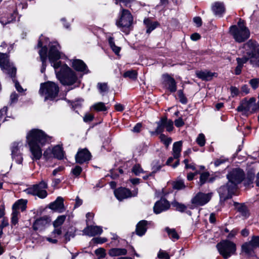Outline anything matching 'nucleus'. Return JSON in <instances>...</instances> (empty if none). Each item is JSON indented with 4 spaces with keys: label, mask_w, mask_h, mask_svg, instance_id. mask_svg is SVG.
<instances>
[{
    "label": "nucleus",
    "mask_w": 259,
    "mask_h": 259,
    "mask_svg": "<svg viewBox=\"0 0 259 259\" xmlns=\"http://www.w3.org/2000/svg\"><path fill=\"white\" fill-rule=\"evenodd\" d=\"M26 139L32 155V159L39 160L42 156L41 147L49 143L51 137L42 130L34 128L29 131Z\"/></svg>",
    "instance_id": "f257e3e1"
},
{
    "label": "nucleus",
    "mask_w": 259,
    "mask_h": 259,
    "mask_svg": "<svg viewBox=\"0 0 259 259\" xmlns=\"http://www.w3.org/2000/svg\"><path fill=\"white\" fill-rule=\"evenodd\" d=\"M57 78L64 85H71L77 82L78 77L76 73L65 64L61 61L54 64Z\"/></svg>",
    "instance_id": "f03ea898"
},
{
    "label": "nucleus",
    "mask_w": 259,
    "mask_h": 259,
    "mask_svg": "<svg viewBox=\"0 0 259 259\" xmlns=\"http://www.w3.org/2000/svg\"><path fill=\"white\" fill-rule=\"evenodd\" d=\"M241 53L250 59V64L253 67H259V45L256 41L250 39L243 44Z\"/></svg>",
    "instance_id": "7ed1b4c3"
},
{
    "label": "nucleus",
    "mask_w": 259,
    "mask_h": 259,
    "mask_svg": "<svg viewBox=\"0 0 259 259\" xmlns=\"http://www.w3.org/2000/svg\"><path fill=\"white\" fill-rule=\"evenodd\" d=\"M0 67L4 72L8 74L15 83V88L19 92L23 91L19 82L15 80L16 68L10 62L9 55L6 53H0Z\"/></svg>",
    "instance_id": "20e7f679"
},
{
    "label": "nucleus",
    "mask_w": 259,
    "mask_h": 259,
    "mask_svg": "<svg viewBox=\"0 0 259 259\" xmlns=\"http://www.w3.org/2000/svg\"><path fill=\"white\" fill-rule=\"evenodd\" d=\"M133 23V17L131 13L126 9L123 8L120 5V10L119 13V18L116 20V25L123 32L126 34L130 33Z\"/></svg>",
    "instance_id": "39448f33"
},
{
    "label": "nucleus",
    "mask_w": 259,
    "mask_h": 259,
    "mask_svg": "<svg viewBox=\"0 0 259 259\" xmlns=\"http://www.w3.org/2000/svg\"><path fill=\"white\" fill-rule=\"evenodd\" d=\"M230 33L236 41L242 42L247 39L250 36V31L245 26L244 20L240 19L237 25L230 27Z\"/></svg>",
    "instance_id": "423d86ee"
},
{
    "label": "nucleus",
    "mask_w": 259,
    "mask_h": 259,
    "mask_svg": "<svg viewBox=\"0 0 259 259\" xmlns=\"http://www.w3.org/2000/svg\"><path fill=\"white\" fill-rule=\"evenodd\" d=\"M59 90V87L57 84L52 81H48L41 83L39 92L44 97L45 100H53L58 96Z\"/></svg>",
    "instance_id": "0eeeda50"
},
{
    "label": "nucleus",
    "mask_w": 259,
    "mask_h": 259,
    "mask_svg": "<svg viewBox=\"0 0 259 259\" xmlns=\"http://www.w3.org/2000/svg\"><path fill=\"white\" fill-rule=\"evenodd\" d=\"M220 254L224 259H228L236 253V244L229 240H223L217 245Z\"/></svg>",
    "instance_id": "6e6552de"
},
{
    "label": "nucleus",
    "mask_w": 259,
    "mask_h": 259,
    "mask_svg": "<svg viewBox=\"0 0 259 259\" xmlns=\"http://www.w3.org/2000/svg\"><path fill=\"white\" fill-rule=\"evenodd\" d=\"M48 188V181L42 180L39 183L28 187L26 191L28 194L36 196L40 199H44L48 196V192L46 190Z\"/></svg>",
    "instance_id": "1a4fd4ad"
},
{
    "label": "nucleus",
    "mask_w": 259,
    "mask_h": 259,
    "mask_svg": "<svg viewBox=\"0 0 259 259\" xmlns=\"http://www.w3.org/2000/svg\"><path fill=\"white\" fill-rule=\"evenodd\" d=\"M258 109L259 101L256 103V99L254 97L250 98L249 100L246 98L243 99L237 108L239 112H244L250 114L255 112Z\"/></svg>",
    "instance_id": "9d476101"
},
{
    "label": "nucleus",
    "mask_w": 259,
    "mask_h": 259,
    "mask_svg": "<svg viewBox=\"0 0 259 259\" xmlns=\"http://www.w3.org/2000/svg\"><path fill=\"white\" fill-rule=\"evenodd\" d=\"M257 247L259 248V236L253 235L249 241L242 245L241 250L248 257H253L256 256L254 249Z\"/></svg>",
    "instance_id": "9b49d317"
},
{
    "label": "nucleus",
    "mask_w": 259,
    "mask_h": 259,
    "mask_svg": "<svg viewBox=\"0 0 259 259\" xmlns=\"http://www.w3.org/2000/svg\"><path fill=\"white\" fill-rule=\"evenodd\" d=\"M245 174L240 168H235L230 171L227 175L228 182L231 185H234L237 188L238 184L241 183L244 179Z\"/></svg>",
    "instance_id": "f8f14e48"
},
{
    "label": "nucleus",
    "mask_w": 259,
    "mask_h": 259,
    "mask_svg": "<svg viewBox=\"0 0 259 259\" xmlns=\"http://www.w3.org/2000/svg\"><path fill=\"white\" fill-rule=\"evenodd\" d=\"M212 197V193L199 192L195 194L191 200L194 207L202 206L207 204Z\"/></svg>",
    "instance_id": "ddd939ff"
},
{
    "label": "nucleus",
    "mask_w": 259,
    "mask_h": 259,
    "mask_svg": "<svg viewBox=\"0 0 259 259\" xmlns=\"http://www.w3.org/2000/svg\"><path fill=\"white\" fill-rule=\"evenodd\" d=\"M237 188L234 185H231L228 182L225 185L222 186L218 190L221 198L226 200L232 197Z\"/></svg>",
    "instance_id": "4468645a"
},
{
    "label": "nucleus",
    "mask_w": 259,
    "mask_h": 259,
    "mask_svg": "<svg viewBox=\"0 0 259 259\" xmlns=\"http://www.w3.org/2000/svg\"><path fill=\"white\" fill-rule=\"evenodd\" d=\"M60 47L57 42H54L50 46L49 51V59L52 65L54 67L55 63H58L57 61L61 57L59 49Z\"/></svg>",
    "instance_id": "2eb2a0df"
},
{
    "label": "nucleus",
    "mask_w": 259,
    "mask_h": 259,
    "mask_svg": "<svg viewBox=\"0 0 259 259\" xmlns=\"http://www.w3.org/2000/svg\"><path fill=\"white\" fill-rule=\"evenodd\" d=\"M50 219L47 216H43L35 220L32 225V228L35 231L41 232L49 226Z\"/></svg>",
    "instance_id": "dca6fc26"
},
{
    "label": "nucleus",
    "mask_w": 259,
    "mask_h": 259,
    "mask_svg": "<svg viewBox=\"0 0 259 259\" xmlns=\"http://www.w3.org/2000/svg\"><path fill=\"white\" fill-rule=\"evenodd\" d=\"M91 154L87 149H80L75 155L76 162L79 164L87 162L91 158Z\"/></svg>",
    "instance_id": "f3484780"
},
{
    "label": "nucleus",
    "mask_w": 259,
    "mask_h": 259,
    "mask_svg": "<svg viewBox=\"0 0 259 259\" xmlns=\"http://www.w3.org/2000/svg\"><path fill=\"white\" fill-rule=\"evenodd\" d=\"M162 83L170 92L174 93L177 91V84L175 79L168 74L162 75Z\"/></svg>",
    "instance_id": "a211bd4d"
},
{
    "label": "nucleus",
    "mask_w": 259,
    "mask_h": 259,
    "mask_svg": "<svg viewBox=\"0 0 259 259\" xmlns=\"http://www.w3.org/2000/svg\"><path fill=\"white\" fill-rule=\"evenodd\" d=\"M169 202L165 198H161L156 201L153 207V211L155 214H159L166 211L170 208Z\"/></svg>",
    "instance_id": "6ab92c4d"
},
{
    "label": "nucleus",
    "mask_w": 259,
    "mask_h": 259,
    "mask_svg": "<svg viewBox=\"0 0 259 259\" xmlns=\"http://www.w3.org/2000/svg\"><path fill=\"white\" fill-rule=\"evenodd\" d=\"M37 47L41 48L38 52V54L39 55L40 61L42 62V66L41 68L40 71L41 73H44L46 70L47 66L46 61L47 59L48 48L46 46L42 47V44L40 39L38 40L37 44Z\"/></svg>",
    "instance_id": "aec40b11"
},
{
    "label": "nucleus",
    "mask_w": 259,
    "mask_h": 259,
    "mask_svg": "<svg viewBox=\"0 0 259 259\" xmlns=\"http://www.w3.org/2000/svg\"><path fill=\"white\" fill-rule=\"evenodd\" d=\"M114 195L119 201L133 196L131 191L125 188L120 187L114 190Z\"/></svg>",
    "instance_id": "412c9836"
},
{
    "label": "nucleus",
    "mask_w": 259,
    "mask_h": 259,
    "mask_svg": "<svg viewBox=\"0 0 259 259\" xmlns=\"http://www.w3.org/2000/svg\"><path fill=\"white\" fill-rule=\"evenodd\" d=\"M242 55V56L241 57H238L236 58L237 65L234 70V73L236 75H239L241 74L244 64L246 63L248 61H249L250 63V59L248 57L244 54Z\"/></svg>",
    "instance_id": "4be33fe9"
},
{
    "label": "nucleus",
    "mask_w": 259,
    "mask_h": 259,
    "mask_svg": "<svg viewBox=\"0 0 259 259\" xmlns=\"http://www.w3.org/2000/svg\"><path fill=\"white\" fill-rule=\"evenodd\" d=\"M82 232L84 234L91 237L101 234L103 230L102 228L99 226H88Z\"/></svg>",
    "instance_id": "5701e85b"
},
{
    "label": "nucleus",
    "mask_w": 259,
    "mask_h": 259,
    "mask_svg": "<svg viewBox=\"0 0 259 259\" xmlns=\"http://www.w3.org/2000/svg\"><path fill=\"white\" fill-rule=\"evenodd\" d=\"M64 199L61 197H58L56 200L50 204L49 207L52 210L59 212H62L64 210Z\"/></svg>",
    "instance_id": "b1692460"
},
{
    "label": "nucleus",
    "mask_w": 259,
    "mask_h": 259,
    "mask_svg": "<svg viewBox=\"0 0 259 259\" xmlns=\"http://www.w3.org/2000/svg\"><path fill=\"white\" fill-rule=\"evenodd\" d=\"M72 67L74 69L79 72L88 73L89 72L86 64L81 60H74L72 63Z\"/></svg>",
    "instance_id": "393cba45"
},
{
    "label": "nucleus",
    "mask_w": 259,
    "mask_h": 259,
    "mask_svg": "<svg viewBox=\"0 0 259 259\" xmlns=\"http://www.w3.org/2000/svg\"><path fill=\"white\" fill-rule=\"evenodd\" d=\"M234 206H235V209L241 214L242 216L245 218L249 217V210L245 203H240L237 202H234Z\"/></svg>",
    "instance_id": "a878e982"
},
{
    "label": "nucleus",
    "mask_w": 259,
    "mask_h": 259,
    "mask_svg": "<svg viewBox=\"0 0 259 259\" xmlns=\"http://www.w3.org/2000/svg\"><path fill=\"white\" fill-rule=\"evenodd\" d=\"M144 24L146 28V33L148 34L160 25L159 22L153 21L149 18H145L144 20Z\"/></svg>",
    "instance_id": "bb28decb"
},
{
    "label": "nucleus",
    "mask_w": 259,
    "mask_h": 259,
    "mask_svg": "<svg viewBox=\"0 0 259 259\" xmlns=\"http://www.w3.org/2000/svg\"><path fill=\"white\" fill-rule=\"evenodd\" d=\"M212 10L215 15L220 17L223 16L226 11L224 4L222 2L215 3L212 6Z\"/></svg>",
    "instance_id": "cd10ccee"
},
{
    "label": "nucleus",
    "mask_w": 259,
    "mask_h": 259,
    "mask_svg": "<svg viewBox=\"0 0 259 259\" xmlns=\"http://www.w3.org/2000/svg\"><path fill=\"white\" fill-rule=\"evenodd\" d=\"M215 74V73H212L207 70L198 71L196 72V75L197 77L205 81L211 80Z\"/></svg>",
    "instance_id": "c85d7f7f"
},
{
    "label": "nucleus",
    "mask_w": 259,
    "mask_h": 259,
    "mask_svg": "<svg viewBox=\"0 0 259 259\" xmlns=\"http://www.w3.org/2000/svg\"><path fill=\"white\" fill-rule=\"evenodd\" d=\"M147 221L142 220L140 221L136 226V234L140 236L144 235L147 230Z\"/></svg>",
    "instance_id": "c756f323"
},
{
    "label": "nucleus",
    "mask_w": 259,
    "mask_h": 259,
    "mask_svg": "<svg viewBox=\"0 0 259 259\" xmlns=\"http://www.w3.org/2000/svg\"><path fill=\"white\" fill-rule=\"evenodd\" d=\"M27 202L26 200L22 199L17 200L13 205L12 210L16 211H19V210H21V211H24L26 208Z\"/></svg>",
    "instance_id": "7c9ffc66"
},
{
    "label": "nucleus",
    "mask_w": 259,
    "mask_h": 259,
    "mask_svg": "<svg viewBox=\"0 0 259 259\" xmlns=\"http://www.w3.org/2000/svg\"><path fill=\"white\" fill-rule=\"evenodd\" d=\"M182 148V142L181 141L175 142L172 147V155L175 159L179 158Z\"/></svg>",
    "instance_id": "2f4dec72"
},
{
    "label": "nucleus",
    "mask_w": 259,
    "mask_h": 259,
    "mask_svg": "<svg viewBox=\"0 0 259 259\" xmlns=\"http://www.w3.org/2000/svg\"><path fill=\"white\" fill-rule=\"evenodd\" d=\"M127 250L125 248H112L109 249L108 254L110 256L114 257L125 255L127 254Z\"/></svg>",
    "instance_id": "473e14b6"
},
{
    "label": "nucleus",
    "mask_w": 259,
    "mask_h": 259,
    "mask_svg": "<svg viewBox=\"0 0 259 259\" xmlns=\"http://www.w3.org/2000/svg\"><path fill=\"white\" fill-rule=\"evenodd\" d=\"M53 156L58 159H63L64 156V152L63 148L59 145L55 146L52 150Z\"/></svg>",
    "instance_id": "72a5a7b5"
},
{
    "label": "nucleus",
    "mask_w": 259,
    "mask_h": 259,
    "mask_svg": "<svg viewBox=\"0 0 259 259\" xmlns=\"http://www.w3.org/2000/svg\"><path fill=\"white\" fill-rule=\"evenodd\" d=\"M165 231L167 233L169 238L173 241H175L179 239L180 236L175 229H170L167 227L165 228Z\"/></svg>",
    "instance_id": "f704fd0d"
},
{
    "label": "nucleus",
    "mask_w": 259,
    "mask_h": 259,
    "mask_svg": "<svg viewBox=\"0 0 259 259\" xmlns=\"http://www.w3.org/2000/svg\"><path fill=\"white\" fill-rule=\"evenodd\" d=\"M97 88L99 93L104 96L109 91V88L107 82H99L97 83Z\"/></svg>",
    "instance_id": "c9c22d12"
},
{
    "label": "nucleus",
    "mask_w": 259,
    "mask_h": 259,
    "mask_svg": "<svg viewBox=\"0 0 259 259\" xmlns=\"http://www.w3.org/2000/svg\"><path fill=\"white\" fill-rule=\"evenodd\" d=\"M92 108L97 112L106 111L108 108L105 106V103L103 102H98L94 104Z\"/></svg>",
    "instance_id": "e433bc0d"
},
{
    "label": "nucleus",
    "mask_w": 259,
    "mask_h": 259,
    "mask_svg": "<svg viewBox=\"0 0 259 259\" xmlns=\"http://www.w3.org/2000/svg\"><path fill=\"white\" fill-rule=\"evenodd\" d=\"M164 121H165V117H162L160 120L157 122V127L155 130V133L157 134H161L165 128Z\"/></svg>",
    "instance_id": "4c0bfd02"
},
{
    "label": "nucleus",
    "mask_w": 259,
    "mask_h": 259,
    "mask_svg": "<svg viewBox=\"0 0 259 259\" xmlns=\"http://www.w3.org/2000/svg\"><path fill=\"white\" fill-rule=\"evenodd\" d=\"M210 176V174L208 171L202 172L200 174L199 181L198 182V184L199 186H202L204 185L207 180Z\"/></svg>",
    "instance_id": "58836bf2"
},
{
    "label": "nucleus",
    "mask_w": 259,
    "mask_h": 259,
    "mask_svg": "<svg viewBox=\"0 0 259 259\" xmlns=\"http://www.w3.org/2000/svg\"><path fill=\"white\" fill-rule=\"evenodd\" d=\"M254 178V172L252 171H249L247 172L246 178H244V184L245 185H249L253 183Z\"/></svg>",
    "instance_id": "ea45409f"
},
{
    "label": "nucleus",
    "mask_w": 259,
    "mask_h": 259,
    "mask_svg": "<svg viewBox=\"0 0 259 259\" xmlns=\"http://www.w3.org/2000/svg\"><path fill=\"white\" fill-rule=\"evenodd\" d=\"M109 44L112 51L115 53V54L118 55L120 51V48L115 45L114 39L112 37H110L108 39Z\"/></svg>",
    "instance_id": "a19ab883"
},
{
    "label": "nucleus",
    "mask_w": 259,
    "mask_h": 259,
    "mask_svg": "<svg viewBox=\"0 0 259 259\" xmlns=\"http://www.w3.org/2000/svg\"><path fill=\"white\" fill-rule=\"evenodd\" d=\"M137 75L136 71L130 70L125 72L123 74V76L124 78H128L130 79L135 80L137 79Z\"/></svg>",
    "instance_id": "79ce46f5"
},
{
    "label": "nucleus",
    "mask_w": 259,
    "mask_h": 259,
    "mask_svg": "<svg viewBox=\"0 0 259 259\" xmlns=\"http://www.w3.org/2000/svg\"><path fill=\"white\" fill-rule=\"evenodd\" d=\"M173 207H175L177 211L181 212H184L187 209V206L182 203L175 201L172 203Z\"/></svg>",
    "instance_id": "37998d69"
},
{
    "label": "nucleus",
    "mask_w": 259,
    "mask_h": 259,
    "mask_svg": "<svg viewBox=\"0 0 259 259\" xmlns=\"http://www.w3.org/2000/svg\"><path fill=\"white\" fill-rule=\"evenodd\" d=\"M186 187L184 182L182 180L175 181L172 183V188L176 190L183 189Z\"/></svg>",
    "instance_id": "c03bdc74"
},
{
    "label": "nucleus",
    "mask_w": 259,
    "mask_h": 259,
    "mask_svg": "<svg viewBox=\"0 0 259 259\" xmlns=\"http://www.w3.org/2000/svg\"><path fill=\"white\" fill-rule=\"evenodd\" d=\"M11 217V224L12 225L15 226L17 224L20 217V212L13 210Z\"/></svg>",
    "instance_id": "a18cd8bd"
},
{
    "label": "nucleus",
    "mask_w": 259,
    "mask_h": 259,
    "mask_svg": "<svg viewBox=\"0 0 259 259\" xmlns=\"http://www.w3.org/2000/svg\"><path fill=\"white\" fill-rule=\"evenodd\" d=\"M160 140L162 142L166 147H168L172 142V139L170 137H167L165 135L161 134L159 137Z\"/></svg>",
    "instance_id": "49530a36"
},
{
    "label": "nucleus",
    "mask_w": 259,
    "mask_h": 259,
    "mask_svg": "<svg viewBox=\"0 0 259 259\" xmlns=\"http://www.w3.org/2000/svg\"><path fill=\"white\" fill-rule=\"evenodd\" d=\"M66 219V216L64 215L59 216L54 222L53 225L55 228H57L62 225Z\"/></svg>",
    "instance_id": "de8ad7c7"
},
{
    "label": "nucleus",
    "mask_w": 259,
    "mask_h": 259,
    "mask_svg": "<svg viewBox=\"0 0 259 259\" xmlns=\"http://www.w3.org/2000/svg\"><path fill=\"white\" fill-rule=\"evenodd\" d=\"M196 143L200 147H203L205 145L206 140L203 134H199L196 140Z\"/></svg>",
    "instance_id": "09e8293b"
},
{
    "label": "nucleus",
    "mask_w": 259,
    "mask_h": 259,
    "mask_svg": "<svg viewBox=\"0 0 259 259\" xmlns=\"http://www.w3.org/2000/svg\"><path fill=\"white\" fill-rule=\"evenodd\" d=\"M189 160L185 159L183 161V163L185 164V169H191L193 170H196V165L194 162H191L189 163Z\"/></svg>",
    "instance_id": "8fccbe9b"
},
{
    "label": "nucleus",
    "mask_w": 259,
    "mask_h": 259,
    "mask_svg": "<svg viewBox=\"0 0 259 259\" xmlns=\"http://www.w3.org/2000/svg\"><path fill=\"white\" fill-rule=\"evenodd\" d=\"M95 254L98 256V259H102L105 257V250L103 248H99L95 250Z\"/></svg>",
    "instance_id": "3c124183"
},
{
    "label": "nucleus",
    "mask_w": 259,
    "mask_h": 259,
    "mask_svg": "<svg viewBox=\"0 0 259 259\" xmlns=\"http://www.w3.org/2000/svg\"><path fill=\"white\" fill-rule=\"evenodd\" d=\"M165 121H164L165 128L167 132H171L172 131L174 128V122L173 121L169 119L168 120L167 118L165 117Z\"/></svg>",
    "instance_id": "603ef678"
},
{
    "label": "nucleus",
    "mask_w": 259,
    "mask_h": 259,
    "mask_svg": "<svg viewBox=\"0 0 259 259\" xmlns=\"http://www.w3.org/2000/svg\"><path fill=\"white\" fill-rule=\"evenodd\" d=\"M178 95L180 102L183 104H186L188 102V100L184 95L183 90H179L178 92Z\"/></svg>",
    "instance_id": "864d4df0"
},
{
    "label": "nucleus",
    "mask_w": 259,
    "mask_h": 259,
    "mask_svg": "<svg viewBox=\"0 0 259 259\" xmlns=\"http://www.w3.org/2000/svg\"><path fill=\"white\" fill-rule=\"evenodd\" d=\"M157 257L159 259H170V255L166 251L160 249L157 254Z\"/></svg>",
    "instance_id": "5fc2aeb1"
},
{
    "label": "nucleus",
    "mask_w": 259,
    "mask_h": 259,
    "mask_svg": "<svg viewBox=\"0 0 259 259\" xmlns=\"http://www.w3.org/2000/svg\"><path fill=\"white\" fill-rule=\"evenodd\" d=\"M134 2V0H115V4L118 5L120 6L121 3H122L124 6L126 7L131 8V4Z\"/></svg>",
    "instance_id": "6e6d98bb"
},
{
    "label": "nucleus",
    "mask_w": 259,
    "mask_h": 259,
    "mask_svg": "<svg viewBox=\"0 0 259 259\" xmlns=\"http://www.w3.org/2000/svg\"><path fill=\"white\" fill-rule=\"evenodd\" d=\"M132 171L137 176L143 172V170L139 164L134 165L132 168Z\"/></svg>",
    "instance_id": "4d7b16f0"
},
{
    "label": "nucleus",
    "mask_w": 259,
    "mask_h": 259,
    "mask_svg": "<svg viewBox=\"0 0 259 259\" xmlns=\"http://www.w3.org/2000/svg\"><path fill=\"white\" fill-rule=\"evenodd\" d=\"M12 158L18 164H21L23 161V157L21 153L12 155Z\"/></svg>",
    "instance_id": "13d9d810"
},
{
    "label": "nucleus",
    "mask_w": 259,
    "mask_h": 259,
    "mask_svg": "<svg viewBox=\"0 0 259 259\" xmlns=\"http://www.w3.org/2000/svg\"><path fill=\"white\" fill-rule=\"evenodd\" d=\"M19 143L16 142H15L13 144L11 148L12 155L20 153L19 151Z\"/></svg>",
    "instance_id": "bf43d9fd"
},
{
    "label": "nucleus",
    "mask_w": 259,
    "mask_h": 259,
    "mask_svg": "<svg viewBox=\"0 0 259 259\" xmlns=\"http://www.w3.org/2000/svg\"><path fill=\"white\" fill-rule=\"evenodd\" d=\"M249 84L253 89H256L259 84V78H253L250 80Z\"/></svg>",
    "instance_id": "052dcab7"
},
{
    "label": "nucleus",
    "mask_w": 259,
    "mask_h": 259,
    "mask_svg": "<svg viewBox=\"0 0 259 259\" xmlns=\"http://www.w3.org/2000/svg\"><path fill=\"white\" fill-rule=\"evenodd\" d=\"M227 161H228V159L222 157L215 160L214 161V164L215 166H218L221 164L226 162Z\"/></svg>",
    "instance_id": "680f3d73"
},
{
    "label": "nucleus",
    "mask_w": 259,
    "mask_h": 259,
    "mask_svg": "<svg viewBox=\"0 0 259 259\" xmlns=\"http://www.w3.org/2000/svg\"><path fill=\"white\" fill-rule=\"evenodd\" d=\"M107 239L106 238L96 237L92 239V241L97 244H102L106 242Z\"/></svg>",
    "instance_id": "e2e57ef3"
},
{
    "label": "nucleus",
    "mask_w": 259,
    "mask_h": 259,
    "mask_svg": "<svg viewBox=\"0 0 259 259\" xmlns=\"http://www.w3.org/2000/svg\"><path fill=\"white\" fill-rule=\"evenodd\" d=\"M82 171V168L79 166H76L72 170V172L74 175L75 176H78Z\"/></svg>",
    "instance_id": "0e129e2a"
},
{
    "label": "nucleus",
    "mask_w": 259,
    "mask_h": 259,
    "mask_svg": "<svg viewBox=\"0 0 259 259\" xmlns=\"http://www.w3.org/2000/svg\"><path fill=\"white\" fill-rule=\"evenodd\" d=\"M53 153L52 152L51 149H47L44 153V157L47 159L49 160L52 157Z\"/></svg>",
    "instance_id": "69168bd1"
},
{
    "label": "nucleus",
    "mask_w": 259,
    "mask_h": 259,
    "mask_svg": "<svg viewBox=\"0 0 259 259\" xmlns=\"http://www.w3.org/2000/svg\"><path fill=\"white\" fill-rule=\"evenodd\" d=\"M18 98V95L15 92H13L10 96V102L11 104L16 103Z\"/></svg>",
    "instance_id": "338daca9"
},
{
    "label": "nucleus",
    "mask_w": 259,
    "mask_h": 259,
    "mask_svg": "<svg viewBox=\"0 0 259 259\" xmlns=\"http://www.w3.org/2000/svg\"><path fill=\"white\" fill-rule=\"evenodd\" d=\"M175 124L177 127H180L184 125V122L183 121L182 118L180 117L178 119L175 120Z\"/></svg>",
    "instance_id": "774afa93"
}]
</instances>
